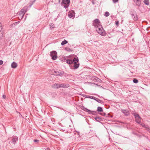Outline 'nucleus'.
<instances>
[{"instance_id": "f257e3e1", "label": "nucleus", "mask_w": 150, "mask_h": 150, "mask_svg": "<svg viewBox=\"0 0 150 150\" xmlns=\"http://www.w3.org/2000/svg\"><path fill=\"white\" fill-rule=\"evenodd\" d=\"M28 7H24L18 13V18L19 20H21L23 18L25 12L27 11Z\"/></svg>"}, {"instance_id": "f03ea898", "label": "nucleus", "mask_w": 150, "mask_h": 150, "mask_svg": "<svg viewBox=\"0 0 150 150\" xmlns=\"http://www.w3.org/2000/svg\"><path fill=\"white\" fill-rule=\"evenodd\" d=\"M96 30L97 32L100 35L103 36H105V31L101 25L99 27L98 26Z\"/></svg>"}, {"instance_id": "7ed1b4c3", "label": "nucleus", "mask_w": 150, "mask_h": 150, "mask_svg": "<svg viewBox=\"0 0 150 150\" xmlns=\"http://www.w3.org/2000/svg\"><path fill=\"white\" fill-rule=\"evenodd\" d=\"M101 25L99 20L98 19H95L93 22V25L94 26L96 29Z\"/></svg>"}, {"instance_id": "20e7f679", "label": "nucleus", "mask_w": 150, "mask_h": 150, "mask_svg": "<svg viewBox=\"0 0 150 150\" xmlns=\"http://www.w3.org/2000/svg\"><path fill=\"white\" fill-rule=\"evenodd\" d=\"M52 71L53 72V74L56 76H62L64 73L63 71L60 70H54L53 69L52 70Z\"/></svg>"}, {"instance_id": "39448f33", "label": "nucleus", "mask_w": 150, "mask_h": 150, "mask_svg": "<svg viewBox=\"0 0 150 150\" xmlns=\"http://www.w3.org/2000/svg\"><path fill=\"white\" fill-rule=\"evenodd\" d=\"M50 55L52 58L53 60H56L57 58V52L54 51H53L50 53Z\"/></svg>"}, {"instance_id": "423d86ee", "label": "nucleus", "mask_w": 150, "mask_h": 150, "mask_svg": "<svg viewBox=\"0 0 150 150\" xmlns=\"http://www.w3.org/2000/svg\"><path fill=\"white\" fill-rule=\"evenodd\" d=\"M135 117V120L136 122L140 124L141 122V118L138 114H135L134 115Z\"/></svg>"}, {"instance_id": "0eeeda50", "label": "nucleus", "mask_w": 150, "mask_h": 150, "mask_svg": "<svg viewBox=\"0 0 150 150\" xmlns=\"http://www.w3.org/2000/svg\"><path fill=\"white\" fill-rule=\"evenodd\" d=\"M74 14H75L74 12L73 11L71 10V11H70L69 12V14H68L69 17L70 18H72L74 16Z\"/></svg>"}, {"instance_id": "6e6552de", "label": "nucleus", "mask_w": 150, "mask_h": 150, "mask_svg": "<svg viewBox=\"0 0 150 150\" xmlns=\"http://www.w3.org/2000/svg\"><path fill=\"white\" fill-rule=\"evenodd\" d=\"M70 2V0H62L61 4L62 6H63V4L69 5Z\"/></svg>"}, {"instance_id": "1a4fd4ad", "label": "nucleus", "mask_w": 150, "mask_h": 150, "mask_svg": "<svg viewBox=\"0 0 150 150\" xmlns=\"http://www.w3.org/2000/svg\"><path fill=\"white\" fill-rule=\"evenodd\" d=\"M52 87L54 88H60V83H55L53 84L52 86Z\"/></svg>"}, {"instance_id": "9d476101", "label": "nucleus", "mask_w": 150, "mask_h": 150, "mask_svg": "<svg viewBox=\"0 0 150 150\" xmlns=\"http://www.w3.org/2000/svg\"><path fill=\"white\" fill-rule=\"evenodd\" d=\"M121 111L126 116H128L129 114V111L127 110L122 109Z\"/></svg>"}, {"instance_id": "9b49d317", "label": "nucleus", "mask_w": 150, "mask_h": 150, "mask_svg": "<svg viewBox=\"0 0 150 150\" xmlns=\"http://www.w3.org/2000/svg\"><path fill=\"white\" fill-rule=\"evenodd\" d=\"M131 15L132 16V18L134 21H137L138 19V18L137 17V15L136 13H135L134 14H132Z\"/></svg>"}, {"instance_id": "f8f14e48", "label": "nucleus", "mask_w": 150, "mask_h": 150, "mask_svg": "<svg viewBox=\"0 0 150 150\" xmlns=\"http://www.w3.org/2000/svg\"><path fill=\"white\" fill-rule=\"evenodd\" d=\"M69 85L66 83H60V88H68L69 87Z\"/></svg>"}, {"instance_id": "ddd939ff", "label": "nucleus", "mask_w": 150, "mask_h": 150, "mask_svg": "<svg viewBox=\"0 0 150 150\" xmlns=\"http://www.w3.org/2000/svg\"><path fill=\"white\" fill-rule=\"evenodd\" d=\"M8 139L10 140H12V141H17L18 138L17 136H14L12 137L9 138Z\"/></svg>"}, {"instance_id": "4468645a", "label": "nucleus", "mask_w": 150, "mask_h": 150, "mask_svg": "<svg viewBox=\"0 0 150 150\" xmlns=\"http://www.w3.org/2000/svg\"><path fill=\"white\" fill-rule=\"evenodd\" d=\"M17 66V64L16 63V62H13L11 64V67L13 68H16Z\"/></svg>"}, {"instance_id": "2eb2a0df", "label": "nucleus", "mask_w": 150, "mask_h": 150, "mask_svg": "<svg viewBox=\"0 0 150 150\" xmlns=\"http://www.w3.org/2000/svg\"><path fill=\"white\" fill-rule=\"evenodd\" d=\"M73 64H74V69H76L79 67V63H77V62H74Z\"/></svg>"}, {"instance_id": "dca6fc26", "label": "nucleus", "mask_w": 150, "mask_h": 150, "mask_svg": "<svg viewBox=\"0 0 150 150\" xmlns=\"http://www.w3.org/2000/svg\"><path fill=\"white\" fill-rule=\"evenodd\" d=\"M68 56L67 57V59L66 60V62L68 64H72V63L71 61V60H69L68 59Z\"/></svg>"}, {"instance_id": "f3484780", "label": "nucleus", "mask_w": 150, "mask_h": 150, "mask_svg": "<svg viewBox=\"0 0 150 150\" xmlns=\"http://www.w3.org/2000/svg\"><path fill=\"white\" fill-rule=\"evenodd\" d=\"M93 79L94 81H96L97 82H100L101 81L100 79H99L97 77H94Z\"/></svg>"}, {"instance_id": "a211bd4d", "label": "nucleus", "mask_w": 150, "mask_h": 150, "mask_svg": "<svg viewBox=\"0 0 150 150\" xmlns=\"http://www.w3.org/2000/svg\"><path fill=\"white\" fill-rule=\"evenodd\" d=\"M134 2L137 6H139L141 4L140 0H134Z\"/></svg>"}, {"instance_id": "6ab92c4d", "label": "nucleus", "mask_w": 150, "mask_h": 150, "mask_svg": "<svg viewBox=\"0 0 150 150\" xmlns=\"http://www.w3.org/2000/svg\"><path fill=\"white\" fill-rule=\"evenodd\" d=\"M85 97L86 98L92 99H94L95 100H96V99H97V98H96L94 97L91 96H86V97Z\"/></svg>"}, {"instance_id": "aec40b11", "label": "nucleus", "mask_w": 150, "mask_h": 150, "mask_svg": "<svg viewBox=\"0 0 150 150\" xmlns=\"http://www.w3.org/2000/svg\"><path fill=\"white\" fill-rule=\"evenodd\" d=\"M78 61L79 59L77 57L74 58L72 60H71V61L73 64L74 62H78Z\"/></svg>"}, {"instance_id": "412c9836", "label": "nucleus", "mask_w": 150, "mask_h": 150, "mask_svg": "<svg viewBox=\"0 0 150 150\" xmlns=\"http://www.w3.org/2000/svg\"><path fill=\"white\" fill-rule=\"evenodd\" d=\"M95 119L97 121L99 122L102 120L101 117H95Z\"/></svg>"}, {"instance_id": "4be33fe9", "label": "nucleus", "mask_w": 150, "mask_h": 150, "mask_svg": "<svg viewBox=\"0 0 150 150\" xmlns=\"http://www.w3.org/2000/svg\"><path fill=\"white\" fill-rule=\"evenodd\" d=\"M68 43V42L66 40H64L61 43V44L62 45H64L67 43Z\"/></svg>"}, {"instance_id": "5701e85b", "label": "nucleus", "mask_w": 150, "mask_h": 150, "mask_svg": "<svg viewBox=\"0 0 150 150\" xmlns=\"http://www.w3.org/2000/svg\"><path fill=\"white\" fill-rule=\"evenodd\" d=\"M85 110H84L85 111L89 113H92V112H94V111H92L91 110L87 109L86 108H85Z\"/></svg>"}, {"instance_id": "b1692460", "label": "nucleus", "mask_w": 150, "mask_h": 150, "mask_svg": "<svg viewBox=\"0 0 150 150\" xmlns=\"http://www.w3.org/2000/svg\"><path fill=\"white\" fill-rule=\"evenodd\" d=\"M69 4H63V6L64 8H65L66 10V11H68V9H67L69 6Z\"/></svg>"}, {"instance_id": "393cba45", "label": "nucleus", "mask_w": 150, "mask_h": 150, "mask_svg": "<svg viewBox=\"0 0 150 150\" xmlns=\"http://www.w3.org/2000/svg\"><path fill=\"white\" fill-rule=\"evenodd\" d=\"M97 111L98 112H102L103 111V109L102 108L100 107H98L97 108Z\"/></svg>"}, {"instance_id": "a878e982", "label": "nucleus", "mask_w": 150, "mask_h": 150, "mask_svg": "<svg viewBox=\"0 0 150 150\" xmlns=\"http://www.w3.org/2000/svg\"><path fill=\"white\" fill-rule=\"evenodd\" d=\"M144 2L145 4L147 5H148L149 4V2L148 0H144Z\"/></svg>"}, {"instance_id": "bb28decb", "label": "nucleus", "mask_w": 150, "mask_h": 150, "mask_svg": "<svg viewBox=\"0 0 150 150\" xmlns=\"http://www.w3.org/2000/svg\"><path fill=\"white\" fill-rule=\"evenodd\" d=\"M109 13L108 12H106L105 13L104 15L106 17L108 16L109 15Z\"/></svg>"}, {"instance_id": "cd10ccee", "label": "nucleus", "mask_w": 150, "mask_h": 150, "mask_svg": "<svg viewBox=\"0 0 150 150\" xmlns=\"http://www.w3.org/2000/svg\"><path fill=\"white\" fill-rule=\"evenodd\" d=\"M133 82L134 83H137L138 82V81L137 79H134L133 80Z\"/></svg>"}, {"instance_id": "c85d7f7f", "label": "nucleus", "mask_w": 150, "mask_h": 150, "mask_svg": "<svg viewBox=\"0 0 150 150\" xmlns=\"http://www.w3.org/2000/svg\"><path fill=\"white\" fill-rule=\"evenodd\" d=\"M50 28H53L54 27V24H53V23H51L50 25Z\"/></svg>"}, {"instance_id": "c756f323", "label": "nucleus", "mask_w": 150, "mask_h": 150, "mask_svg": "<svg viewBox=\"0 0 150 150\" xmlns=\"http://www.w3.org/2000/svg\"><path fill=\"white\" fill-rule=\"evenodd\" d=\"M0 30V38H1L3 36V34Z\"/></svg>"}, {"instance_id": "7c9ffc66", "label": "nucleus", "mask_w": 150, "mask_h": 150, "mask_svg": "<svg viewBox=\"0 0 150 150\" xmlns=\"http://www.w3.org/2000/svg\"><path fill=\"white\" fill-rule=\"evenodd\" d=\"M62 58H63V61H65L66 59V57L65 56H64L62 57Z\"/></svg>"}, {"instance_id": "2f4dec72", "label": "nucleus", "mask_w": 150, "mask_h": 150, "mask_svg": "<svg viewBox=\"0 0 150 150\" xmlns=\"http://www.w3.org/2000/svg\"><path fill=\"white\" fill-rule=\"evenodd\" d=\"M98 99L97 98V99ZM96 101L98 102V103H101V100H100V99H98V100H97V99H96Z\"/></svg>"}, {"instance_id": "473e14b6", "label": "nucleus", "mask_w": 150, "mask_h": 150, "mask_svg": "<svg viewBox=\"0 0 150 150\" xmlns=\"http://www.w3.org/2000/svg\"><path fill=\"white\" fill-rule=\"evenodd\" d=\"M114 3H116L118 1V0H112Z\"/></svg>"}, {"instance_id": "72a5a7b5", "label": "nucleus", "mask_w": 150, "mask_h": 150, "mask_svg": "<svg viewBox=\"0 0 150 150\" xmlns=\"http://www.w3.org/2000/svg\"><path fill=\"white\" fill-rule=\"evenodd\" d=\"M3 63V62L2 60H0V65H2Z\"/></svg>"}, {"instance_id": "f704fd0d", "label": "nucleus", "mask_w": 150, "mask_h": 150, "mask_svg": "<svg viewBox=\"0 0 150 150\" xmlns=\"http://www.w3.org/2000/svg\"><path fill=\"white\" fill-rule=\"evenodd\" d=\"M3 98L4 99H5L6 98V96L5 95H3Z\"/></svg>"}, {"instance_id": "c9c22d12", "label": "nucleus", "mask_w": 150, "mask_h": 150, "mask_svg": "<svg viewBox=\"0 0 150 150\" xmlns=\"http://www.w3.org/2000/svg\"><path fill=\"white\" fill-rule=\"evenodd\" d=\"M119 24V21H117L115 22V24L116 25H118Z\"/></svg>"}, {"instance_id": "e433bc0d", "label": "nucleus", "mask_w": 150, "mask_h": 150, "mask_svg": "<svg viewBox=\"0 0 150 150\" xmlns=\"http://www.w3.org/2000/svg\"><path fill=\"white\" fill-rule=\"evenodd\" d=\"M75 134H76L77 135V136H78V137H77V138H78V137H79V133H75Z\"/></svg>"}, {"instance_id": "4c0bfd02", "label": "nucleus", "mask_w": 150, "mask_h": 150, "mask_svg": "<svg viewBox=\"0 0 150 150\" xmlns=\"http://www.w3.org/2000/svg\"><path fill=\"white\" fill-rule=\"evenodd\" d=\"M28 14H26L25 16V20H24V21H25V19H26V18H27V15H28Z\"/></svg>"}, {"instance_id": "58836bf2", "label": "nucleus", "mask_w": 150, "mask_h": 150, "mask_svg": "<svg viewBox=\"0 0 150 150\" xmlns=\"http://www.w3.org/2000/svg\"><path fill=\"white\" fill-rule=\"evenodd\" d=\"M2 28H1V23H0V30H1Z\"/></svg>"}, {"instance_id": "ea45409f", "label": "nucleus", "mask_w": 150, "mask_h": 150, "mask_svg": "<svg viewBox=\"0 0 150 150\" xmlns=\"http://www.w3.org/2000/svg\"><path fill=\"white\" fill-rule=\"evenodd\" d=\"M141 125L142 126H143V127H145V125H144V124H141Z\"/></svg>"}, {"instance_id": "a19ab883", "label": "nucleus", "mask_w": 150, "mask_h": 150, "mask_svg": "<svg viewBox=\"0 0 150 150\" xmlns=\"http://www.w3.org/2000/svg\"><path fill=\"white\" fill-rule=\"evenodd\" d=\"M20 21H18L17 22H16V24H18V23H19Z\"/></svg>"}, {"instance_id": "79ce46f5", "label": "nucleus", "mask_w": 150, "mask_h": 150, "mask_svg": "<svg viewBox=\"0 0 150 150\" xmlns=\"http://www.w3.org/2000/svg\"><path fill=\"white\" fill-rule=\"evenodd\" d=\"M33 141H39V140H37V139H34Z\"/></svg>"}, {"instance_id": "37998d69", "label": "nucleus", "mask_w": 150, "mask_h": 150, "mask_svg": "<svg viewBox=\"0 0 150 150\" xmlns=\"http://www.w3.org/2000/svg\"><path fill=\"white\" fill-rule=\"evenodd\" d=\"M60 0H59V2H60Z\"/></svg>"}, {"instance_id": "c03bdc74", "label": "nucleus", "mask_w": 150, "mask_h": 150, "mask_svg": "<svg viewBox=\"0 0 150 150\" xmlns=\"http://www.w3.org/2000/svg\"><path fill=\"white\" fill-rule=\"evenodd\" d=\"M35 142H37V141H35Z\"/></svg>"}]
</instances>
